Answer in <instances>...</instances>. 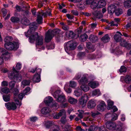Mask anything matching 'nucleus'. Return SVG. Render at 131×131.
I'll return each instance as SVG.
<instances>
[{"label": "nucleus", "mask_w": 131, "mask_h": 131, "mask_svg": "<svg viewBox=\"0 0 131 131\" xmlns=\"http://www.w3.org/2000/svg\"><path fill=\"white\" fill-rule=\"evenodd\" d=\"M30 90V88L29 87H27L23 91V94L25 95H27Z\"/></svg>", "instance_id": "obj_49"}, {"label": "nucleus", "mask_w": 131, "mask_h": 131, "mask_svg": "<svg viewBox=\"0 0 131 131\" xmlns=\"http://www.w3.org/2000/svg\"><path fill=\"white\" fill-rule=\"evenodd\" d=\"M124 7L126 8H128L131 7V2L129 0H127L124 2Z\"/></svg>", "instance_id": "obj_32"}, {"label": "nucleus", "mask_w": 131, "mask_h": 131, "mask_svg": "<svg viewBox=\"0 0 131 131\" xmlns=\"http://www.w3.org/2000/svg\"><path fill=\"white\" fill-rule=\"evenodd\" d=\"M87 74H83L81 79L79 81L80 84H83L88 82V79L87 78Z\"/></svg>", "instance_id": "obj_13"}, {"label": "nucleus", "mask_w": 131, "mask_h": 131, "mask_svg": "<svg viewBox=\"0 0 131 131\" xmlns=\"http://www.w3.org/2000/svg\"><path fill=\"white\" fill-rule=\"evenodd\" d=\"M85 55V53L83 52H79L78 54V56L80 58H81L84 57Z\"/></svg>", "instance_id": "obj_57"}, {"label": "nucleus", "mask_w": 131, "mask_h": 131, "mask_svg": "<svg viewBox=\"0 0 131 131\" xmlns=\"http://www.w3.org/2000/svg\"><path fill=\"white\" fill-rule=\"evenodd\" d=\"M92 13L94 16L96 18H100L102 17V14L99 11H95L93 12Z\"/></svg>", "instance_id": "obj_19"}, {"label": "nucleus", "mask_w": 131, "mask_h": 131, "mask_svg": "<svg viewBox=\"0 0 131 131\" xmlns=\"http://www.w3.org/2000/svg\"><path fill=\"white\" fill-rule=\"evenodd\" d=\"M109 24H110V25L111 26H117L118 25V24L116 22L113 21L110 22L109 23Z\"/></svg>", "instance_id": "obj_58"}, {"label": "nucleus", "mask_w": 131, "mask_h": 131, "mask_svg": "<svg viewBox=\"0 0 131 131\" xmlns=\"http://www.w3.org/2000/svg\"><path fill=\"white\" fill-rule=\"evenodd\" d=\"M51 111V110L48 107H44L41 110V113L43 114H47L49 113Z\"/></svg>", "instance_id": "obj_27"}, {"label": "nucleus", "mask_w": 131, "mask_h": 131, "mask_svg": "<svg viewBox=\"0 0 131 131\" xmlns=\"http://www.w3.org/2000/svg\"><path fill=\"white\" fill-rule=\"evenodd\" d=\"M64 89L68 93H70L71 92V89L68 88V85H65L64 87Z\"/></svg>", "instance_id": "obj_45"}, {"label": "nucleus", "mask_w": 131, "mask_h": 131, "mask_svg": "<svg viewBox=\"0 0 131 131\" xmlns=\"http://www.w3.org/2000/svg\"><path fill=\"white\" fill-rule=\"evenodd\" d=\"M14 101L16 102V104L17 105H19L20 106L21 104V102H20L16 98L15 96L14 97Z\"/></svg>", "instance_id": "obj_54"}, {"label": "nucleus", "mask_w": 131, "mask_h": 131, "mask_svg": "<svg viewBox=\"0 0 131 131\" xmlns=\"http://www.w3.org/2000/svg\"><path fill=\"white\" fill-rule=\"evenodd\" d=\"M66 34L67 37L69 39L73 38L75 36V34L73 32L70 31H67Z\"/></svg>", "instance_id": "obj_18"}, {"label": "nucleus", "mask_w": 131, "mask_h": 131, "mask_svg": "<svg viewBox=\"0 0 131 131\" xmlns=\"http://www.w3.org/2000/svg\"><path fill=\"white\" fill-rule=\"evenodd\" d=\"M30 121L33 122L36 121L37 119V118L36 117H33L30 118Z\"/></svg>", "instance_id": "obj_61"}, {"label": "nucleus", "mask_w": 131, "mask_h": 131, "mask_svg": "<svg viewBox=\"0 0 131 131\" xmlns=\"http://www.w3.org/2000/svg\"><path fill=\"white\" fill-rule=\"evenodd\" d=\"M1 91L3 93L7 94L10 92L9 89L7 87L2 88L1 89Z\"/></svg>", "instance_id": "obj_36"}, {"label": "nucleus", "mask_w": 131, "mask_h": 131, "mask_svg": "<svg viewBox=\"0 0 131 131\" xmlns=\"http://www.w3.org/2000/svg\"><path fill=\"white\" fill-rule=\"evenodd\" d=\"M15 82V81H11L9 83V87L11 89L13 88L14 86Z\"/></svg>", "instance_id": "obj_51"}, {"label": "nucleus", "mask_w": 131, "mask_h": 131, "mask_svg": "<svg viewBox=\"0 0 131 131\" xmlns=\"http://www.w3.org/2000/svg\"><path fill=\"white\" fill-rule=\"evenodd\" d=\"M78 112L79 113L78 114V116L81 119L83 118V114L84 113V111L82 110H78Z\"/></svg>", "instance_id": "obj_46"}, {"label": "nucleus", "mask_w": 131, "mask_h": 131, "mask_svg": "<svg viewBox=\"0 0 131 131\" xmlns=\"http://www.w3.org/2000/svg\"><path fill=\"white\" fill-rule=\"evenodd\" d=\"M100 94V91L99 89H97L94 90L92 92V94L93 96H95L97 95V96H99Z\"/></svg>", "instance_id": "obj_35"}, {"label": "nucleus", "mask_w": 131, "mask_h": 131, "mask_svg": "<svg viewBox=\"0 0 131 131\" xmlns=\"http://www.w3.org/2000/svg\"><path fill=\"white\" fill-rule=\"evenodd\" d=\"M110 40V38L108 35H106L102 38L101 40L105 42H108Z\"/></svg>", "instance_id": "obj_33"}, {"label": "nucleus", "mask_w": 131, "mask_h": 131, "mask_svg": "<svg viewBox=\"0 0 131 131\" xmlns=\"http://www.w3.org/2000/svg\"><path fill=\"white\" fill-rule=\"evenodd\" d=\"M77 43L74 41L71 40L64 44L65 51L68 53L69 51L74 49L77 46Z\"/></svg>", "instance_id": "obj_3"}, {"label": "nucleus", "mask_w": 131, "mask_h": 131, "mask_svg": "<svg viewBox=\"0 0 131 131\" xmlns=\"http://www.w3.org/2000/svg\"><path fill=\"white\" fill-rule=\"evenodd\" d=\"M87 105L89 108H92L95 106L96 104L93 101L91 100L88 102Z\"/></svg>", "instance_id": "obj_22"}, {"label": "nucleus", "mask_w": 131, "mask_h": 131, "mask_svg": "<svg viewBox=\"0 0 131 131\" xmlns=\"http://www.w3.org/2000/svg\"><path fill=\"white\" fill-rule=\"evenodd\" d=\"M69 86L72 88H74L77 86V84L74 81H70Z\"/></svg>", "instance_id": "obj_43"}, {"label": "nucleus", "mask_w": 131, "mask_h": 131, "mask_svg": "<svg viewBox=\"0 0 131 131\" xmlns=\"http://www.w3.org/2000/svg\"><path fill=\"white\" fill-rule=\"evenodd\" d=\"M61 93V91L60 90H58L56 91L54 93L53 95L55 98H57L56 100L60 103H63L65 101L66 99L65 96L63 94H61L60 95L59 94Z\"/></svg>", "instance_id": "obj_5"}, {"label": "nucleus", "mask_w": 131, "mask_h": 131, "mask_svg": "<svg viewBox=\"0 0 131 131\" xmlns=\"http://www.w3.org/2000/svg\"><path fill=\"white\" fill-rule=\"evenodd\" d=\"M21 67V64L19 63H18L16 64L15 68L14 67L13 68V72L9 73L8 77L10 79H14L18 82L20 81L21 79V75L17 73L18 71L17 70H20Z\"/></svg>", "instance_id": "obj_2"}, {"label": "nucleus", "mask_w": 131, "mask_h": 131, "mask_svg": "<svg viewBox=\"0 0 131 131\" xmlns=\"http://www.w3.org/2000/svg\"><path fill=\"white\" fill-rule=\"evenodd\" d=\"M82 90L79 89L74 91V94L77 97H79L82 94Z\"/></svg>", "instance_id": "obj_34"}, {"label": "nucleus", "mask_w": 131, "mask_h": 131, "mask_svg": "<svg viewBox=\"0 0 131 131\" xmlns=\"http://www.w3.org/2000/svg\"><path fill=\"white\" fill-rule=\"evenodd\" d=\"M36 29V28L33 26L30 28L27 31V34L29 35H31L29 38V42L31 43L34 42L36 38V40L37 46L39 45H41L43 43V38L42 36H39L37 32L34 33Z\"/></svg>", "instance_id": "obj_1"}, {"label": "nucleus", "mask_w": 131, "mask_h": 131, "mask_svg": "<svg viewBox=\"0 0 131 131\" xmlns=\"http://www.w3.org/2000/svg\"><path fill=\"white\" fill-rule=\"evenodd\" d=\"M91 8L93 10L98 8V3L96 1H93L91 4Z\"/></svg>", "instance_id": "obj_24"}, {"label": "nucleus", "mask_w": 131, "mask_h": 131, "mask_svg": "<svg viewBox=\"0 0 131 131\" xmlns=\"http://www.w3.org/2000/svg\"><path fill=\"white\" fill-rule=\"evenodd\" d=\"M67 121L66 116L62 117L61 120V122L63 124H64Z\"/></svg>", "instance_id": "obj_50"}, {"label": "nucleus", "mask_w": 131, "mask_h": 131, "mask_svg": "<svg viewBox=\"0 0 131 131\" xmlns=\"http://www.w3.org/2000/svg\"><path fill=\"white\" fill-rule=\"evenodd\" d=\"M88 100L87 95L86 94H84L79 99V103L82 107H84L86 105Z\"/></svg>", "instance_id": "obj_8"}, {"label": "nucleus", "mask_w": 131, "mask_h": 131, "mask_svg": "<svg viewBox=\"0 0 131 131\" xmlns=\"http://www.w3.org/2000/svg\"><path fill=\"white\" fill-rule=\"evenodd\" d=\"M118 116L117 114L115 113H114L112 115V120L115 121L116 120Z\"/></svg>", "instance_id": "obj_53"}, {"label": "nucleus", "mask_w": 131, "mask_h": 131, "mask_svg": "<svg viewBox=\"0 0 131 131\" xmlns=\"http://www.w3.org/2000/svg\"><path fill=\"white\" fill-rule=\"evenodd\" d=\"M51 11L50 9H48L46 11V13L41 12L39 13L37 17V21L38 23L40 24L42 20V16H44V17H46L47 16H50L51 14Z\"/></svg>", "instance_id": "obj_7"}, {"label": "nucleus", "mask_w": 131, "mask_h": 131, "mask_svg": "<svg viewBox=\"0 0 131 131\" xmlns=\"http://www.w3.org/2000/svg\"><path fill=\"white\" fill-rule=\"evenodd\" d=\"M11 21L13 23H18L19 21V18L16 17H12L11 18Z\"/></svg>", "instance_id": "obj_41"}, {"label": "nucleus", "mask_w": 131, "mask_h": 131, "mask_svg": "<svg viewBox=\"0 0 131 131\" xmlns=\"http://www.w3.org/2000/svg\"><path fill=\"white\" fill-rule=\"evenodd\" d=\"M6 51L4 49L2 48H0V54L2 56Z\"/></svg>", "instance_id": "obj_56"}, {"label": "nucleus", "mask_w": 131, "mask_h": 131, "mask_svg": "<svg viewBox=\"0 0 131 131\" xmlns=\"http://www.w3.org/2000/svg\"><path fill=\"white\" fill-rule=\"evenodd\" d=\"M106 107V105L105 102L103 101H101L97 106V109L100 111H103Z\"/></svg>", "instance_id": "obj_11"}, {"label": "nucleus", "mask_w": 131, "mask_h": 131, "mask_svg": "<svg viewBox=\"0 0 131 131\" xmlns=\"http://www.w3.org/2000/svg\"><path fill=\"white\" fill-rule=\"evenodd\" d=\"M114 38L116 42H119L121 39V36L118 34H116L114 36Z\"/></svg>", "instance_id": "obj_42"}, {"label": "nucleus", "mask_w": 131, "mask_h": 131, "mask_svg": "<svg viewBox=\"0 0 131 131\" xmlns=\"http://www.w3.org/2000/svg\"><path fill=\"white\" fill-rule=\"evenodd\" d=\"M3 100L6 102H8L10 100V96L9 95H3Z\"/></svg>", "instance_id": "obj_44"}, {"label": "nucleus", "mask_w": 131, "mask_h": 131, "mask_svg": "<svg viewBox=\"0 0 131 131\" xmlns=\"http://www.w3.org/2000/svg\"><path fill=\"white\" fill-rule=\"evenodd\" d=\"M106 126L108 129L114 130L116 129V125L115 123L113 122H107L106 123Z\"/></svg>", "instance_id": "obj_10"}, {"label": "nucleus", "mask_w": 131, "mask_h": 131, "mask_svg": "<svg viewBox=\"0 0 131 131\" xmlns=\"http://www.w3.org/2000/svg\"><path fill=\"white\" fill-rule=\"evenodd\" d=\"M73 15L77 16L78 15L79 13L78 11L76 10H73L71 11Z\"/></svg>", "instance_id": "obj_60"}, {"label": "nucleus", "mask_w": 131, "mask_h": 131, "mask_svg": "<svg viewBox=\"0 0 131 131\" xmlns=\"http://www.w3.org/2000/svg\"><path fill=\"white\" fill-rule=\"evenodd\" d=\"M10 54L7 52L5 53L2 56L3 58L6 60H7L10 58Z\"/></svg>", "instance_id": "obj_40"}, {"label": "nucleus", "mask_w": 131, "mask_h": 131, "mask_svg": "<svg viewBox=\"0 0 131 131\" xmlns=\"http://www.w3.org/2000/svg\"><path fill=\"white\" fill-rule=\"evenodd\" d=\"M4 46L6 49L9 50H16L18 47V43L14 42L5 43Z\"/></svg>", "instance_id": "obj_6"}, {"label": "nucleus", "mask_w": 131, "mask_h": 131, "mask_svg": "<svg viewBox=\"0 0 131 131\" xmlns=\"http://www.w3.org/2000/svg\"><path fill=\"white\" fill-rule=\"evenodd\" d=\"M30 83V81H29L23 80L21 82V88H24L25 86L29 85Z\"/></svg>", "instance_id": "obj_30"}, {"label": "nucleus", "mask_w": 131, "mask_h": 131, "mask_svg": "<svg viewBox=\"0 0 131 131\" xmlns=\"http://www.w3.org/2000/svg\"><path fill=\"white\" fill-rule=\"evenodd\" d=\"M47 47L48 49H52L54 48V46L53 43H52L50 45H47Z\"/></svg>", "instance_id": "obj_48"}, {"label": "nucleus", "mask_w": 131, "mask_h": 131, "mask_svg": "<svg viewBox=\"0 0 131 131\" xmlns=\"http://www.w3.org/2000/svg\"><path fill=\"white\" fill-rule=\"evenodd\" d=\"M81 89L84 92H86L89 90L90 88L89 86L86 84H83L82 85L80 86Z\"/></svg>", "instance_id": "obj_25"}, {"label": "nucleus", "mask_w": 131, "mask_h": 131, "mask_svg": "<svg viewBox=\"0 0 131 131\" xmlns=\"http://www.w3.org/2000/svg\"><path fill=\"white\" fill-rule=\"evenodd\" d=\"M81 74L80 73H78L76 75V76L75 78V79L77 80L81 78Z\"/></svg>", "instance_id": "obj_63"}, {"label": "nucleus", "mask_w": 131, "mask_h": 131, "mask_svg": "<svg viewBox=\"0 0 131 131\" xmlns=\"http://www.w3.org/2000/svg\"><path fill=\"white\" fill-rule=\"evenodd\" d=\"M58 104L56 102H55L53 103L52 107H54L55 109H57L58 107Z\"/></svg>", "instance_id": "obj_62"}, {"label": "nucleus", "mask_w": 131, "mask_h": 131, "mask_svg": "<svg viewBox=\"0 0 131 131\" xmlns=\"http://www.w3.org/2000/svg\"><path fill=\"white\" fill-rule=\"evenodd\" d=\"M88 36L85 34H84L81 35L80 37V40L81 41H85L88 38Z\"/></svg>", "instance_id": "obj_31"}, {"label": "nucleus", "mask_w": 131, "mask_h": 131, "mask_svg": "<svg viewBox=\"0 0 131 131\" xmlns=\"http://www.w3.org/2000/svg\"><path fill=\"white\" fill-rule=\"evenodd\" d=\"M116 9V7L115 5H111L108 7V12L109 14L112 15L115 12Z\"/></svg>", "instance_id": "obj_14"}, {"label": "nucleus", "mask_w": 131, "mask_h": 131, "mask_svg": "<svg viewBox=\"0 0 131 131\" xmlns=\"http://www.w3.org/2000/svg\"><path fill=\"white\" fill-rule=\"evenodd\" d=\"M32 80L34 82H38L40 80V76L39 74H35L32 79Z\"/></svg>", "instance_id": "obj_28"}, {"label": "nucleus", "mask_w": 131, "mask_h": 131, "mask_svg": "<svg viewBox=\"0 0 131 131\" xmlns=\"http://www.w3.org/2000/svg\"><path fill=\"white\" fill-rule=\"evenodd\" d=\"M5 105L6 108L9 110H15L17 108L16 104L13 102L5 103Z\"/></svg>", "instance_id": "obj_9"}, {"label": "nucleus", "mask_w": 131, "mask_h": 131, "mask_svg": "<svg viewBox=\"0 0 131 131\" xmlns=\"http://www.w3.org/2000/svg\"><path fill=\"white\" fill-rule=\"evenodd\" d=\"M24 95H25L23 93H21L18 95V96L19 99H22Z\"/></svg>", "instance_id": "obj_64"}, {"label": "nucleus", "mask_w": 131, "mask_h": 131, "mask_svg": "<svg viewBox=\"0 0 131 131\" xmlns=\"http://www.w3.org/2000/svg\"><path fill=\"white\" fill-rule=\"evenodd\" d=\"M120 44L121 46L126 47L128 49H129L131 48V45L127 43L124 40H121Z\"/></svg>", "instance_id": "obj_15"}, {"label": "nucleus", "mask_w": 131, "mask_h": 131, "mask_svg": "<svg viewBox=\"0 0 131 131\" xmlns=\"http://www.w3.org/2000/svg\"><path fill=\"white\" fill-rule=\"evenodd\" d=\"M53 125V123L50 121H47L45 122V125L46 128H49L50 126Z\"/></svg>", "instance_id": "obj_38"}, {"label": "nucleus", "mask_w": 131, "mask_h": 131, "mask_svg": "<svg viewBox=\"0 0 131 131\" xmlns=\"http://www.w3.org/2000/svg\"><path fill=\"white\" fill-rule=\"evenodd\" d=\"M61 116H62V117L66 116L65 111L64 110H60L58 113L56 114L54 117L56 119H58Z\"/></svg>", "instance_id": "obj_12"}, {"label": "nucleus", "mask_w": 131, "mask_h": 131, "mask_svg": "<svg viewBox=\"0 0 131 131\" xmlns=\"http://www.w3.org/2000/svg\"><path fill=\"white\" fill-rule=\"evenodd\" d=\"M119 70L120 72H125L126 71V68L124 66H122Z\"/></svg>", "instance_id": "obj_47"}, {"label": "nucleus", "mask_w": 131, "mask_h": 131, "mask_svg": "<svg viewBox=\"0 0 131 131\" xmlns=\"http://www.w3.org/2000/svg\"><path fill=\"white\" fill-rule=\"evenodd\" d=\"M123 79L124 81L127 83H128L131 82V77L129 75H127L124 78L123 77H121V79Z\"/></svg>", "instance_id": "obj_21"}, {"label": "nucleus", "mask_w": 131, "mask_h": 131, "mask_svg": "<svg viewBox=\"0 0 131 131\" xmlns=\"http://www.w3.org/2000/svg\"><path fill=\"white\" fill-rule=\"evenodd\" d=\"M89 39L92 42H95L97 40L98 38L96 36L91 35L90 36Z\"/></svg>", "instance_id": "obj_23"}, {"label": "nucleus", "mask_w": 131, "mask_h": 131, "mask_svg": "<svg viewBox=\"0 0 131 131\" xmlns=\"http://www.w3.org/2000/svg\"><path fill=\"white\" fill-rule=\"evenodd\" d=\"M99 129L100 131H107L104 126L99 127Z\"/></svg>", "instance_id": "obj_59"}, {"label": "nucleus", "mask_w": 131, "mask_h": 131, "mask_svg": "<svg viewBox=\"0 0 131 131\" xmlns=\"http://www.w3.org/2000/svg\"><path fill=\"white\" fill-rule=\"evenodd\" d=\"M21 23L24 25H28L30 23L29 20L26 18H23L21 20Z\"/></svg>", "instance_id": "obj_26"}, {"label": "nucleus", "mask_w": 131, "mask_h": 131, "mask_svg": "<svg viewBox=\"0 0 131 131\" xmlns=\"http://www.w3.org/2000/svg\"><path fill=\"white\" fill-rule=\"evenodd\" d=\"M115 12L116 15L118 16L123 13V10L121 9L118 8L115 10Z\"/></svg>", "instance_id": "obj_39"}, {"label": "nucleus", "mask_w": 131, "mask_h": 131, "mask_svg": "<svg viewBox=\"0 0 131 131\" xmlns=\"http://www.w3.org/2000/svg\"><path fill=\"white\" fill-rule=\"evenodd\" d=\"M98 8H103L106 5V2L105 0H99L97 2Z\"/></svg>", "instance_id": "obj_17"}, {"label": "nucleus", "mask_w": 131, "mask_h": 131, "mask_svg": "<svg viewBox=\"0 0 131 131\" xmlns=\"http://www.w3.org/2000/svg\"><path fill=\"white\" fill-rule=\"evenodd\" d=\"M108 106V107H111L113 104V102L111 100H108L107 101Z\"/></svg>", "instance_id": "obj_52"}, {"label": "nucleus", "mask_w": 131, "mask_h": 131, "mask_svg": "<svg viewBox=\"0 0 131 131\" xmlns=\"http://www.w3.org/2000/svg\"><path fill=\"white\" fill-rule=\"evenodd\" d=\"M53 100L52 97L49 96L46 97L45 99L44 102L47 105H49V104L51 103Z\"/></svg>", "instance_id": "obj_20"}, {"label": "nucleus", "mask_w": 131, "mask_h": 131, "mask_svg": "<svg viewBox=\"0 0 131 131\" xmlns=\"http://www.w3.org/2000/svg\"><path fill=\"white\" fill-rule=\"evenodd\" d=\"M88 84L89 85L92 89L96 88L99 85L98 83L96 81H91L88 83Z\"/></svg>", "instance_id": "obj_16"}, {"label": "nucleus", "mask_w": 131, "mask_h": 131, "mask_svg": "<svg viewBox=\"0 0 131 131\" xmlns=\"http://www.w3.org/2000/svg\"><path fill=\"white\" fill-rule=\"evenodd\" d=\"M59 127L57 125H55L51 128L50 131H59Z\"/></svg>", "instance_id": "obj_37"}, {"label": "nucleus", "mask_w": 131, "mask_h": 131, "mask_svg": "<svg viewBox=\"0 0 131 131\" xmlns=\"http://www.w3.org/2000/svg\"><path fill=\"white\" fill-rule=\"evenodd\" d=\"M68 101L71 104H76L77 102V100L71 97H68Z\"/></svg>", "instance_id": "obj_29"}, {"label": "nucleus", "mask_w": 131, "mask_h": 131, "mask_svg": "<svg viewBox=\"0 0 131 131\" xmlns=\"http://www.w3.org/2000/svg\"><path fill=\"white\" fill-rule=\"evenodd\" d=\"M8 83L7 81H3L1 83V86H8Z\"/></svg>", "instance_id": "obj_55"}, {"label": "nucleus", "mask_w": 131, "mask_h": 131, "mask_svg": "<svg viewBox=\"0 0 131 131\" xmlns=\"http://www.w3.org/2000/svg\"><path fill=\"white\" fill-rule=\"evenodd\" d=\"M60 32V30H55L53 31L49 30L46 34L45 38V41L47 42H49L53 37L54 33H55L56 34H58Z\"/></svg>", "instance_id": "obj_4"}]
</instances>
